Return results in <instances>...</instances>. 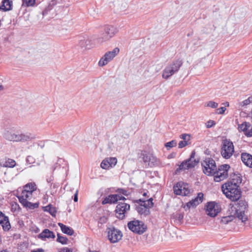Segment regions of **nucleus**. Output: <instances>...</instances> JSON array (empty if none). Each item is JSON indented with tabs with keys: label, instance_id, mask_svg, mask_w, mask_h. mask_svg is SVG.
<instances>
[{
	"label": "nucleus",
	"instance_id": "obj_29",
	"mask_svg": "<svg viewBox=\"0 0 252 252\" xmlns=\"http://www.w3.org/2000/svg\"><path fill=\"white\" fill-rule=\"evenodd\" d=\"M136 210L141 215L147 216L150 214V210L144 205L140 204L136 207Z\"/></svg>",
	"mask_w": 252,
	"mask_h": 252
},
{
	"label": "nucleus",
	"instance_id": "obj_4",
	"mask_svg": "<svg viewBox=\"0 0 252 252\" xmlns=\"http://www.w3.org/2000/svg\"><path fill=\"white\" fill-rule=\"evenodd\" d=\"M230 167L229 165L224 164L216 167L214 173L212 176H214V180L216 182H219L226 179L228 177V172Z\"/></svg>",
	"mask_w": 252,
	"mask_h": 252
},
{
	"label": "nucleus",
	"instance_id": "obj_25",
	"mask_svg": "<svg viewBox=\"0 0 252 252\" xmlns=\"http://www.w3.org/2000/svg\"><path fill=\"white\" fill-rule=\"evenodd\" d=\"M78 46L82 49H89L91 47V41L88 38L84 37L79 40Z\"/></svg>",
	"mask_w": 252,
	"mask_h": 252
},
{
	"label": "nucleus",
	"instance_id": "obj_13",
	"mask_svg": "<svg viewBox=\"0 0 252 252\" xmlns=\"http://www.w3.org/2000/svg\"><path fill=\"white\" fill-rule=\"evenodd\" d=\"M220 210V205L215 202H209L206 205V214L211 217H216Z\"/></svg>",
	"mask_w": 252,
	"mask_h": 252
},
{
	"label": "nucleus",
	"instance_id": "obj_22",
	"mask_svg": "<svg viewBox=\"0 0 252 252\" xmlns=\"http://www.w3.org/2000/svg\"><path fill=\"white\" fill-rule=\"evenodd\" d=\"M20 202L24 207L29 209H33L38 207V203H32L27 200L30 199L31 198L26 197H18Z\"/></svg>",
	"mask_w": 252,
	"mask_h": 252
},
{
	"label": "nucleus",
	"instance_id": "obj_39",
	"mask_svg": "<svg viewBox=\"0 0 252 252\" xmlns=\"http://www.w3.org/2000/svg\"><path fill=\"white\" fill-rule=\"evenodd\" d=\"M193 67L195 69L198 70L199 73H202L204 71L205 67L203 64H195Z\"/></svg>",
	"mask_w": 252,
	"mask_h": 252
},
{
	"label": "nucleus",
	"instance_id": "obj_2",
	"mask_svg": "<svg viewBox=\"0 0 252 252\" xmlns=\"http://www.w3.org/2000/svg\"><path fill=\"white\" fill-rule=\"evenodd\" d=\"M247 205L245 201L240 200L235 205L232 206L229 211L235 217L241 220L242 222H245L248 220Z\"/></svg>",
	"mask_w": 252,
	"mask_h": 252
},
{
	"label": "nucleus",
	"instance_id": "obj_52",
	"mask_svg": "<svg viewBox=\"0 0 252 252\" xmlns=\"http://www.w3.org/2000/svg\"><path fill=\"white\" fill-rule=\"evenodd\" d=\"M3 89V87L2 85H0V91H1Z\"/></svg>",
	"mask_w": 252,
	"mask_h": 252
},
{
	"label": "nucleus",
	"instance_id": "obj_47",
	"mask_svg": "<svg viewBox=\"0 0 252 252\" xmlns=\"http://www.w3.org/2000/svg\"><path fill=\"white\" fill-rule=\"evenodd\" d=\"M60 252H72V251L68 248H63L60 250Z\"/></svg>",
	"mask_w": 252,
	"mask_h": 252
},
{
	"label": "nucleus",
	"instance_id": "obj_56",
	"mask_svg": "<svg viewBox=\"0 0 252 252\" xmlns=\"http://www.w3.org/2000/svg\"><path fill=\"white\" fill-rule=\"evenodd\" d=\"M245 26H247V27H248V25H244V27H245Z\"/></svg>",
	"mask_w": 252,
	"mask_h": 252
},
{
	"label": "nucleus",
	"instance_id": "obj_24",
	"mask_svg": "<svg viewBox=\"0 0 252 252\" xmlns=\"http://www.w3.org/2000/svg\"><path fill=\"white\" fill-rule=\"evenodd\" d=\"M38 238L43 240H45L47 238H55V235L53 232L49 230L48 229H45L41 233L38 235Z\"/></svg>",
	"mask_w": 252,
	"mask_h": 252
},
{
	"label": "nucleus",
	"instance_id": "obj_36",
	"mask_svg": "<svg viewBox=\"0 0 252 252\" xmlns=\"http://www.w3.org/2000/svg\"><path fill=\"white\" fill-rule=\"evenodd\" d=\"M22 2L23 5L26 7H29L34 5L35 0H22Z\"/></svg>",
	"mask_w": 252,
	"mask_h": 252
},
{
	"label": "nucleus",
	"instance_id": "obj_51",
	"mask_svg": "<svg viewBox=\"0 0 252 252\" xmlns=\"http://www.w3.org/2000/svg\"><path fill=\"white\" fill-rule=\"evenodd\" d=\"M250 117L251 119V121L252 122V109H251V113L250 114Z\"/></svg>",
	"mask_w": 252,
	"mask_h": 252
},
{
	"label": "nucleus",
	"instance_id": "obj_12",
	"mask_svg": "<svg viewBox=\"0 0 252 252\" xmlns=\"http://www.w3.org/2000/svg\"><path fill=\"white\" fill-rule=\"evenodd\" d=\"M194 156L195 153L193 152L191 153L189 159L185 160L181 163L179 165V168L177 169V171H178L179 170L189 169L194 167L198 162V160L194 159Z\"/></svg>",
	"mask_w": 252,
	"mask_h": 252
},
{
	"label": "nucleus",
	"instance_id": "obj_5",
	"mask_svg": "<svg viewBox=\"0 0 252 252\" xmlns=\"http://www.w3.org/2000/svg\"><path fill=\"white\" fill-rule=\"evenodd\" d=\"M234 152V147L233 143L229 139L222 140L221 145L220 154L225 159L230 158Z\"/></svg>",
	"mask_w": 252,
	"mask_h": 252
},
{
	"label": "nucleus",
	"instance_id": "obj_41",
	"mask_svg": "<svg viewBox=\"0 0 252 252\" xmlns=\"http://www.w3.org/2000/svg\"><path fill=\"white\" fill-rule=\"evenodd\" d=\"M219 104L213 101H209L206 104V106L210 107L212 108H217Z\"/></svg>",
	"mask_w": 252,
	"mask_h": 252
},
{
	"label": "nucleus",
	"instance_id": "obj_31",
	"mask_svg": "<svg viewBox=\"0 0 252 252\" xmlns=\"http://www.w3.org/2000/svg\"><path fill=\"white\" fill-rule=\"evenodd\" d=\"M150 164L153 166H158L161 164V162L159 159L152 154L150 158Z\"/></svg>",
	"mask_w": 252,
	"mask_h": 252
},
{
	"label": "nucleus",
	"instance_id": "obj_37",
	"mask_svg": "<svg viewBox=\"0 0 252 252\" xmlns=\"http://www.w3.org/2000/svg\"><path fill=\"white\" fill-rule=\"evenodd\" d=\"M172 217L175 219L176 220H178L179 222H181V220L183 219L184 215L182 213H176L172 215Z\"/></svg>",
	"mask_w": 252,
	"mask_h": 252
},
{
	"label": "nucleus",
	"instance_id": "obj_48",
	"mask_svg": "<svg viewBox=\"0 0 252 252\" xmlns=\"http://www.w3.org/2000/svg\"><path fill=\"white\" fill-rule=\"evenodd\" d=\"M74 201L77 202L78 201V190L76 191L75 194L74 196Z\"/></svg>",
	"mask_w": 252,
	"mask_h": 252
},
{
	"label": "nucleus",
	"instance_id": "obj_8",
	"mask_svg": "<svg viewBox=\"0 0 252 252\" xmlns=\"http://www.w3.org/2000/svg\"><path fill=\"white\" fill-rule=\"evenodd\" d=\"M203 171L207 176H212L216 169L215 161L211 158H206L202 162Z\"/></svg>",
	"mask_w": 252,
	"mask_h": 252
},
{
	"label": "nucleus",
	"instance_id": "obj_18",
	"mask_svg": "<svg viewBox=\"0 0 252 252\" xmlns=\"http://www.w3.org/2000/svg\"><path fill=\"white\" fill-rule=\"evenodd\" d=\"M117 163V159L116 158H107L102 161L100 166L102 169H108L114 167Z\"/></svg>",
	"mask_w": 252,
	"mask_h": 252
},
{
	"label": "nucleus",
	"instance_id": "obj_40",
	"mask_svg": "<svg viewBox=\"0 0 252 252\" xmlns=\"http://www.w3.org/2000/svg\"><path fill=\"white\" fill-rule=\"evenodd\" d=\"M252 103V96L249 97L247 99L243 100L240 103L241 106H246Z\"/></svg>",
	"mask_w": 252,
	"mask_h": 252
},
{
	"label": "nucleus",
	"instance_id": "obj_19",
	"mask_svg": "<svg viewBox=\"0 0 252 252\" xmlns=\"http://www.w3.org/2000/svg\"><path fill=\"white\" fill-rule=\"evenodd\" d=\"M126 200V198L119 194H111L106 197L102 201V204L115 203L118 200Z\"/></svg>",
	"mask_w": 252,
	"mask_h": 252
},
{
	"label": "nucleus",
	"instance_id": "obj_26",
	"mask_svg": "<svg viewBox=\"0 0 252 252\" xmlns=\"http://www.w3.org/2000/svg\"><path fill=\"white\" fill-rule=\"evenodd\" d=\"M12 1L10 0H2L0 5V10L7 11L12 9Z\"/></svg>",
	"mask_w": 252,
	"mask_h": 252
},
{
	"label": "nucleus",
	"instance_id": "obj_17",
	"mask_svg": "<svg viewBox=\"0 0 252 252\" xmlns=\"http://www.w3.org/2000/svg\"><path fill=\"white\" fill-rule=\"evenodd\" d=\"M239 132H243L247 137L252 136V125L249 122H244L238 126Z\"/></svg>",
	"mask_w": 252,
	"mask_h": 252
},
{
	"label": "nucleus",
	"instance_id": "obj_55",
	"mask_svg": "<svg viewBox=\"0 0 252 252\" xmlns=\"http://www.w3.org/2000/svg\"><path fill=\"white\" fill-rule=\"evenodd\" d=\"M143 195H146V193H144L143 194Z\"/></svg>",
	"mask_w": 252,
	"mask_h": 252
},
{
	"label": "nucleus",
	"instance_id": "obj_14",
	"mask_svg": "<svg viewBox=\"0 0 252 252\" xmlns=\"http://www.w3.org/2000/svg\"><path fill=\"white\" fill-rule=\"evenodd\" d=\"M120 49L118 47L115 48L111 51L107 52L99 60L98 63H107L111 62L119 53Z\"/></svg>",
	"mask_w": 252,
	"mask_h": 252
},
{
	"label": "nucleus",
	"instance_id": "obj_9",
	"mask_svg": "<svg viewBox=\"0 0 252 252\" xmlns=\"http://www.w3.org/2000/svg\"><path fill=\"white\" fill-rule=\"evenodd\" d=\"M107 232L108 238L112 243L118 242L123 236L122 232L114 227L107 228Z\"/></svg>",
	"mask_w": 252,
	"mask_h": 252
},
{
	"label": "nucleus",
	"instance_id": "obj_7",
	"mask_svg": "<svg viewBox=\"0 0 252 252\" xmlns=\"http://www.w3.org/2000/svg\"><path fill=\"white\" fill-rule=\"evenodd\" d=\"M118 32L117 28L113 26L108 25L105 26L99 35V39L102 41H106L110 40Z\"/></svg>",
	"mask_w": 252,
	"mask_h": 252
},
{
	"label": "nucleus",
	"instance_id": "obj_20",
	"mask_svg": "<svg viewBox=\"0 0 252 252\" xmlns=\"http://www.w3.org/2000/svg\"><path fill=\"white\" fill-rule=\"evenodd\" d=\"M203 199V194L201 192L198 193L197 196L194 199H192L187 203L186 206H185V208L187 207L188 209H189L191 207L194 208L196 207L202 202Z\"/></svg>",
	"mask_w": 252,
	"mask_h": 252
},
{
	"label": "nucleus",
	"instance_id": "obj_15",
	"mask_svg": "<svg viewBox=\"0 0 252 252\" xmlns=\"http://www.w3.org/2000/svg\"><path fill=\"white\" fill-rule=\"evenodd\" d=\"M36 189V186L35 183H30L24 186L20 195L18 197L31 198L33 191Z\"/></svg>",
	"mask_w": 252,
	"mask_h": 252
},
{
	"label": "nucleus",
	"instance_id": "obj_30",
	"mask_svg": "<svg viewBox=\"0 0 252 252\" xmlns=\"http://www.w3.org/2000/svg\"><path fill=\"white\" fill-rule=\"evenodd\" d=\"M235 218L234 215L231 213L230 215L220 218V222L224 224H226L232 221Z\"/></svg>",
	"mask_w": 252,
	"mask_h": 252
},
{
	"label": "nucleus",
	"instance_id": "obj_27",
	"mask_svg": "<svg viewBox=\"0 0 252 252\" xmlns=\"http://www.w3.org/2000/svg\"><path fill=\"white\" fill-rule=\"evenodd\" d=\"M58 225L60 227L62 231L65 234L71 236L74 234V230L70 227L66 226L62 223H58Z\"/></svg>",
	"mask_w": 252,
	"mask_h": 252
},
{
	"label": "nucleus",
	"instance_id": "obj_21",
	"mask_svg": "<svg viewBox=\"0 0 252 252\" xmlns=\"http://www.w3.org/2000/svg\"><path fill=\"white\" fill-rule=\"evenodd\" d=\"M0 224L4 231H8L11 228L8 218L0 211Z\"/></svg>",
	"mask_w": 252,
	"mask_h": 252
},
{
	"label": "nucleus",
	"instance_id": "obj_23",
	"mask_svg": "<svg viewBox=\"0 0 252 252\" xmlns=\"http://www.w3.org/2000/svg\"><path fill=\"white\" fill-rule=\"evenodd\" d=\"M241 160L245 165L252 168V155L247 153L241 154Z\"/></svg>",
	"mask_w": 252,
	"mask_h": 252
},
{
	"label": "nucleus",
	"instance_id": "obj_38",
	"mask_svg": "<svg viewBox=\"0 0 252 252\" xmlns=\"http://www.w3.org/2000/svg\"><path fill=\"white\" fill-rule=\"evenodd\" d=\"M177 145V142L176 140H173L170 142H167L165 144V146L167 150L175 147Z\"/></svg>",
	"mask_w": 252,
	"mask_h": 252
},
{
	"label": "nucleus",
	"instance_id": "obj_28",
	"mask_svg": "<svg viewBox=\"0 0 252 252\" xmlns=\"http://www.w3.org/2000/svg\"><path fill=\"white\" fill-rule=\"evenodd\" d=\"M0 165L5 167L12 168L16 165V161L12 159L7 158L0 162Z\"/></svg>",
	"mask_w": 252,
	"mask_h": 252
},
{
	"label": "nucleus",
	"instance_id": "obj_33",
	"mask_svg": "<svg viewBox=\"0 0 252 252\" xmlns=\"http://www.w3.org/2000/svg\"><path fill=\"white\" fill-rule=\"evenodd\" d=\"M151 154L144 152L141 154L143 161L145 163H148V165H150V158L151 157Z\"/></svg>",
	"mask_w": 252,
	"mask_h": 252
},
{
	"label": "nucleus",
	"instance_id": "obj_44",
	"mask_svg": "<svg viewBox=\"0 0 252 252\" xmlns=\"http://www.w3.org/2000/svg\"><path fill=\"white\" fill-rule=\"evenodd\" d=\"M216 124V123L213 120H209L206 123V126L207 128H210Z\"/></svg>",
	"mask_w": 252,
	"mask_h": 252
},
{
	"label": "nucleus",
	"instance_id": "obj_1",
	"mask_svg": "<svg viewBox=\"0 0 252 252\" xmlns=\"http://www.w3.org/2000/svg\"><path fill=\"white\" fill-rule=\"evenodd\" d=\"M241 178L236 175V179L229 181L221 186L223 193L226 196L233 201L238 200L241 197V191L239 189V184L241 183Z\"/></svg>",
	"mask_w": 252,
	"mask_h": 252
},
{
	"label": "nucleus",
	"instance_id": "obj_10",
	"mask_svg": "<svg viewBox=\"0 0 252 252\" xmlns=\"http://www.w3.org/2000/svg\"><path fill=\"white\" fill-rule=\"evenodd\" d=\"M130 205L124 202H119L115 210L116 217L120 219H123L125 215L129 211Z\"/></svg>",
	"mask_w": 252,
	"mask_h": 252
},
{
	"label": "nucleus",
	"instance_id": "obj_16",
	"mask_svg": "<svg viewBox=\"0 0 252 252\" xmlns=\"http://www.w3.org/2000/svg\"><path fill=\"white\" fill-rule=\"evenodd\" d=\"M180 66V64H169L164 69L162 77L164 79L168 78L178 70Z\"/></svg>",
	"mask_w": 252,
	"mask_h": 252
},
{
	"label": "nucleus",
	"instance_id": "obj_54",
	"mask_svg": "<svg viewBox=\"0 0 252 252\" xmlns=\"http://www.w3.org/2000/svg\"><path fill=\"white\" fill-rule=\"evenodd\" d=\"M101 66H103L104 65H105V64L104 63H102V64H99Z\"/></svg>",
	"mask_w": 252,
	"mask_h": 252
},
{
	"label": "nucleus",
	"instance_id": "obj_32",
	"mask_svg": "<svg viewBox=\"0 0 252 252\" xmlns=\"http://www.w3.org/2000/svg\"><path fill=\"white\" fill-rule=\"evenodd\" d=\"M43 210L45 212H49L52 216L55 217L56 216L57 212L56 209L51 205L44 207Z\"/></svg>",
	"mask_w": 252,
	"mask_h": 252
},
{
	"label": "nucleus",
	"instance_id": "obj_42",
	"mask_svg": "<svg viewBox=\"0 0 252 252\" xmlns=\"http://www.w3.org/2000/svg\"><path fill=\"white\" fill-rule=\"evenodd\" d=\"M226 110L225 107H221L220 108L217 109L216 110V113L218 114H223Z\"/></svg>",
	"mask_w": 252,
	"mask_h": 252
},
{
	"label": "nucleus",
	"instance_id": "obj_11",
	"mask_svg": "<svg viewBox=\"0 0 252 252\" xmlns=\"http://www.w3.org/2000/svg\"><path fill=\"white\" fill-rule=\"evenodd\" d=\"M174 192L177 195L187 196L190 194L191 189L189 185L184 183L179 182L173 187Z\"/></svg>",
	"mask_w": 252,
	"mask_h": 252
},
{
	"label": "nucleus",
	"instance_id": "obj_50",
	"mask_svg": "<svg viewBox=\"0 0 252 252\" xmlns=\"http://www.w3.org/2000/svg\"><path fill=\"white\" fill-rule=\"evenodd\" d=\"M31 158H32V157L31 156H28L27 158V160L28 161H30L31 160Z\"/></svg>",
	"mask_w": 252,
	"mask_h": 252
},
{
	"label": "nucleus",
	"instance_id": "obj_49",
	"mask_svg": "<svg viewBox=\"0 0 252 252\" xmlns=\"http://www.w3.org/2000/svg\"><path fill=\"white\" fill-rule=\"evenodd\" d=\"M223 104L225 106V107H228L229 106V103L228 102H225L223 103Z\"/></svg>",
	"mask_w": 252,
	"mask_h": 252
},
{
	"label": "nucleus",
	"instance_id": "obj_3",
	"mask_svg": "<svg viewBox=\"0 0 252 252\" xmlns=\"http://www.w3.org/2000/svg\"><path fill=\"white\" fill-rule=\"evenodd\" d=\"M6 140L14 142H27L33 139L30 134L15 133L10 131H6L3 135Z\"/></svg>",
	"mask_w": 252,
	"mask_h": 252
},
{
	"label": "nucleus",
	"instance_id": "obj_35",
	"mask_svg": "<svg viewBox=\"0 0 252 252\" xmlns=\"http://www.w3.org/2000/svg\"><path fill=\"white\" fill-rule=\"evenodd\" d=\"M141 205H144V207H146L150 210V208L153 206V199L151 198L148 200L143 201Z\"/></svg>",
	"mask_w": 252,
	"mask_h": 252
},
{
	"label": "nucleus",
	"instance_id": "obj_46",
	"mask_svg": "<svg viewBox=\"0 0 252 252\" xmlns=\"http://www.w3.org/2000/svg\"><path fill=\"white\" fill-rule=\"evenodd\" d=\"M117 191L119 192L120 193H122L125 195H127V191L124 189H118L117 190Z\"/></svg>",
	"mask_w": 252,
	"mask_h": 252
},
{
	"label": "nucleus",
	"instance_id": "obj_43",
	"mask_svg": "<svg viewBox=\"0 0 252 252\" xmlns=\"http://www.w3.org/2000/svg\"><path fill=\"white\" fill-rule=\"evenodd\" d=\"M180 137L184 141H187L188 142L189 140L190 135L188 134H182L180 136Z\"/></svg>",
	"mask_w": 252,
	"mask_h": 252
},
{
	"label": "nucleus",
	"instance_id": "obj_53",
	"mask_svg": "<svg viewBox=\"0 0 252 252\" xmlns=\"http://www.w3.org/2000/svg\"><path fill=\"white\" fill-rule=\"evenodd\" d=\"M32 252H43V251L42 250H39L38 251H33Z\"/></svg>",
	"mask_w": 252,
	"mask_h": 252
},
{
	"label": "nucleus",
	"instance_id": "obj_45",
	"mask_svg": "<svg viewBox=\"0 0 252 252\" xmlns=\"http://www.w3.org/2000/svg\"><path fill=\"white\" fill-rule=\"evenodd\" d=\"M187 145H188V142L187 141L182 140V141H181L179 142V143L178 144V147L179 148H182L185 147Z\"/></svg>",
	"mask_w": 252,
	"mask_h": 252
},
{
	"label": "nucleus",
	"instance_id": "obj_34",
	"mask_svg": "<svg viewBox=\"0 0 252 252\" xmlns=\"http://www.w3.org/2000/svg\"><path fill=\"white\" fill-rule=\"evenodd\" d=\"M57 241L63 245H65L67 244L68 240L66 237L62 236L60 234H58Z\"/></svg>",
	"mask_w": 252,
	"mask_h": 252
},
{
	"label": "nucleus",
	"instance_id": "obj_6",
	"mask_svg": "<svg viewBox=\"0 0 252 252\" xmlns=\"http://www.w3.org/2000/svg\"><path fill=\"white\" fill-rule=\"evenodd\" d=\"M128 228L133 232L142 234L147 230V225L142 221L133 220L127 223Z\"/></svg>",
	"mask_w": 252,
	"mask_h": 252
}]
</instances>
